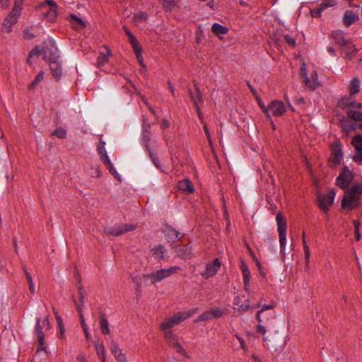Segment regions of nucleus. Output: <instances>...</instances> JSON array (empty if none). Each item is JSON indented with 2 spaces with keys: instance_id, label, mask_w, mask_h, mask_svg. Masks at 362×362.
Listing matches in <instances>:
<instances>
[{
  "instance_id": "63",
  "label": "nucleus",
  "mask_w": 362,
  "mask_h": 362,
  "mask_svg": "<svg viewBox=\"0 0 362 362\" xmlns=\"http://www.w3.org/2000/svg\"><path fill=\"white\" fill-rule=\"evenodd\" d=\"M310 13L313 17L319 18L321 16L320 10H318L317 8L315 10H311Z\"/></svg>"
},
{
  "instance_id": "35",
  "label": "nucleus",
  "mask_w": 362,
  "mask_h": 362,
  "mask_svg": "<svg viewBox=\"0 0 362 362\" xmlns=\"http://www.w3.org/2000/svg\"><path fill=\"white\" fill-rule=\"evenodd\" d=\"M162 6L165 11H171L175 6V0H162Z\"/></svg>"
},
{
  "instance_id": "17",
  "label": "nucleus",
  "mask_w": 362,
  "mask_h": 362,
  "mask_svg": "<svg viewBox=\"0 0 362 362\" xmlns=\"http://www.w3.org/2000/svg\"><path fill=\"white\" fill-rule=\"evenodd\" d=\"M269 109L274 117L281 116L286 111L283 102L274 100L269 105Z\"/></svg>"
},
{
  "instance_id": "47",
  "label": "nucleus",
  "mask_w": 362,
  "mask_h": 362,
  "mask_svg": "<svg viewBox=\"0 0 362 362\" xmlns=\"http://www.w3.org/2000/svg\"><path fill=\"white\" fill-rule=\"evenodd\" d=\"M52 135L56 136L59 139H65L66 137V131L60 127L54 131Z\"/></svg>"
},
{
  "instance_id": "61",
  "label": "nucleus",
  "mask_w": 362,
  "mask_h": 362,
  "mask_svg": "<svg viewBox=\"0 0 362 362\" xmlns=\"http://www.w3.org/2000/svg\"><path fill=\"white\" fill-rule=\"evenodd\" d=\"M235 337L236 339L239 341L240 344V347L245 350L247 349V346L245 345V341L243 340V339L240 337L239 335L238 334H235Z\"/></svg>"
},
{
  "instance_id": "40",
  "label": "nucleus",
  "mask_w": 362,
  "mask_h": 362,
  "mask_svg": "<svg viewBox=\"0 0 362 362\" xmlns=\"http://www.w3.org/2000/svg\"><path fill=\"white\" fill-rule=\"evenodd\" d=\"M212 319H213V317H212L211 312V310H206V311L204 312L202 315H200L194 320V322L206 321V320H210Z\"/></svg>"
},
{
  "instance_id": "27",
  "label": "nucleus",
  "mask_w": 362,
  "mask_h": 362,
  "mask_svg": "<svg viewBox=\"0 0 362 362\" xmlns=\"http://www.w3.org/2000/svg\"><path fill=\"white\" fill-rule=\"evenodd\" d=\"M211 30L213 33L219 36L220 35L227 34L228 32V28L226 26H223L219 23H214L211 27Z\"/></svg>"
},
{
  "instance_id": "26",
  "label": "nucleus",
  "mask_w": 362,
  "mask_h": 362,
  "mask_svg": "<svg viewBox=\"0 0 362 362\" xmlns=\"http://www.w3.org/2000/svg\"><path fill=\"white\" fill-rule=\"evenodd\" d=\"M112 54V52L109 49H106V52H100L99 57H98L97 65L98 67L101 68L106 63L108 62V57Z\"/></svg>"
},
{
  "instance_id": "24",
  "label": "nucleus",
  "mask_w": 362,
  "mask_h": 362,
  "mask_svg": "<svg viewBox=\"0 0 362 362\" xmlns=\"http://www.w3.org/2000/svg\"><path fill=\"white\" fill-rule=\"evenodd\" d=\"M178 188L180 190L187 193H192L194 191L193 185L188 179H185L179 182Z\"/></svg>"
},
{
  "instance_id": "30",
  "label": "nucleus",
  "mask_w": 362,
  "mask_h": 362,
  "mask_svg": "<svg viewBox=\"0 0 362 362\" xmlns=\"http://www.w3.org/2000/svg\"><path fill=\"white\" fill-rule=\"evenodd\" d=\"M70 18L73 21L71 23L74 29H78L79 28H83L86 27V23L84 21L76 15L71 14L70 15Z\"/></svg>"
},
{
  "instance_id": "56",
  "label": "nucleus",
  "mask_w": 362,
  "mask_h": 362,
  "mask_svg": "<svg viewBox=\"0 0 362 362\" xmlns=\"http://www.w3.org/2000/svg\"><path fill=\"white\" fill-rule=\"evenodd\" d=\"M135 53H136V59L139 62V63L143 66V67H145V65L144 64V60H143V57L141 56V48L140 49H136L134 50Z\"/></svg>"
},
{
  "instance_id": "44",
  "label": "nucleus",
  "mask_w": 362,
  "mask_h": 362,
  "mask_svg": "<svg viewBox=\"0 0 362 362\" xmlns=\"http://www.w3.org/2000/svg\"><path fill=\"white\" fill-rule=\"evenodd\" d=\"M194 88H195L196 93L195 94L192 93V92L191 91L190 89H189V93L190 94V93H191L195 97V98L197 99V104H198V103H202L203 102L202 93L199 88L197 86V83H194Z\"/></svg>"
},
{
  "instance_id": "64",
  "label": "nucleus",
  "mask_w": 362,
  "mask_h": 362,
  "mask_svg": "<svg viewBox=\"0 0 362 362\" xmlns=\"http://www.w3.org/2000/svg\"><path fill=\"white\" fill-rule=\"evenodd\" d=\"M177 351L181 354L182 355L185 356L186 355L185 350L182 348L180 344H179L176 347Z\"/></svg>"
},
{
  "instance_id": "42",
  "label": "nucleus",
  "mask_w": 362,
  "mask_h": 362,
  "mask_svg": "<svg viewBox=\"0 0 362 362\" xmlns=\"http://www.w3.org/2000/svg\"><path fill=\"white\" fill-rule=\"evenodd\" d=\"M44 72L40 71L39 74L35 76L34 81L29 85L28 89L32 90L43 79Z\"/></svg>"
},
{
  "instance_id": "52",
  "label": "nucleus",
  "mask_w": 362,
  "mask_h": 362,
  "mask_svg": "<svg viewBox=\"0 0 362 362\" xmlns=\"http://www.w3.org/2000/svg\"><path fill=\"white\" fill-rule=\"evenodd\" d=\"M78 296H79L80 303H81V305H83L85 302V292H84L83 286L81 285L80 286H78Z\"/></svg>"
},
{
  "instance_id": "21",
  "label": "nucleus",
  "mask_w": 362,
  "mask_h": 362,
  "mask_svg": "<svg viewBox=\"0 0 362 362\" xmlns=\"http://www.w3.org/2000/svg\"><path fill=\"white\" fill-rule=\"evenodd\" d=\"M358 18V16L356 13H354L352 11L347 10L344 14V24L345 26L349 27L351 25L357 21Z\"/></svg>"
},
{
  "instance_id": "25",
  "label": "nucleus",
  "mask_w": 362,
  "mask_h": 362,
  "mask_svg": "<svg viewBox=\"0 0 362 362\" xmlns=\"http://www.w3.org/2000/svg\"><path fill=\"white\" fill-rule=\"evenodd\" d=\"M164 336L168 343L173 348H175L180 343L177 340V336L173 332V331H165Z\"/></svg>"
},
{
  "instance_id": "32",
  "label": "nucleus",
  "mask_w": 362,
  "mask_h": 362,
  "mask_svg": "<svg viewBox=\"0 0 362 362\" xmlns=\"http://www.w3.org/2000/svg\"><path fill=\"white\" fill-rule=\"evenodd\" d=\"M166 235L173 241H175V240L180 239L182 237V235H181L180 233L173 228H168L166 230Z\"/></svg>"
},
{
  "instance_id": "50",
  "label": "nucleus",
  "mask_w": 362,
  "mask_h": 362,
  "mask_svg": "<svg viewBox=\"0 0 362 362\" xmlns=\"http://www.w3.org/2000/svg\"><path fill=\"white\" fill-rule=\"evenodd\" d=\"M91 171L92 177H99L102 175V172L98 165H93L91 167Z\"/></svg>"
},
{
  "instance_id": "8",
  "label": "nucleus",
  "mask_w": 362,
  "mask_h": 362,
  "mask_svg": "<svg viewBox=\"0 0 362 362\" xmlns=\"http://www.w3.org/2000/svg\"><path fill=\"white\" fill-rule=\"evenodd\" d=\"M53 49L55 50L56 49L52 45L50 47L48 45H44L42 48L40 46H35L29 54L28 62L31 64L30 59L34 56L38 57L40 54H42L43 59L47 61L49 56H51V54L55 52Z\"/></svg>"
},
{
  "instance_id": "14",
  "label": "nucleus",
  "mask_w": 362,
  "mask_h": 362,
  "mask_svg": "<svg viewBox=\"0 0 362 362\" xmlns=\"http://www.w3.org/2000/svg\"><path fill=\"white\" fill-rule=\"evenodd\" d=\"M41 319L40 317H37L36 320V326L35 328V332L38 338V342H39V347L37 349V352H39L40 351H45L47 350V347L45 344V335L42 332V326L40 324Z\"/></svg>"
},
{
  "instance_id": "29",
  "label": "nucleus",
  "mask_w": 362,
  "mask_h": 362,
  "mask_svg": "<svg viewBox=\"0 0 362 362\" xmlns=\"http://www.w3.org/2000/svg\"><path fill=\"white\" fill-rule=\"evenodd\" d=\"M240 268L243 275L244 285L249 286L250 279V273L249 269L244 262H242Z\"/></svg>"
},
{
  "instance_id": "6",
  "label": "nucleus",
  "mask_w": 362,
  "mask_h": 362,
  "mask_svg": "<svg viewBox=\"0 0 362 362\" xmlns=\"http://www.w3.org/2000/svg\"><path fill=\"white\" fill-rule=\"evenodd\" d=\"M276 220L277 223V230L279 233L280 247L281 252H284L285 250L286 242V220L280 212L277 214Z\"/></svg>"
},
{
  "instance_id": "20",
  "label": "nucleus",
  "mask_w": 362,
  "mask_h": 362,
  "mask_svg": "<svg viewBox=\"0 0 362 362\" xmlns=\"http://www.w3.org/2000/svg\"><path fill=\"white\" fill-rule=\"evenodd\" d=\"M305 84L311 90L317 88L320 83L317 80V74L316 71H313L310 75V78L305 76Z\"/></svg>"
},
{
  "instance_id": "3",
  "label": "nucleus",
  "mask_w": 362,
  "mask_h": 362,
  "mask_svg": "<svg viewBox=\"0 0 362 362\" xmlns=\"http://www.w3.org/2000/svg\"><path fill=\"white\" fill-rule=\"evenodd\" d=\"M23 0H15L12 11L4 19L2 30L6 33H9L12 30V26L17 22L18 18L23 9Z\"/></svg>"
},
{
  "instance_id": "15",
  "label": "nucleus",
  "mask_w": 362,
  "mask_h": 362,
  "mask_svg": "<svg viewBox=\"0 0 362 362\" xmlns=\"http://www.w3.org/2000/svg\"><path fill=\"white\" fill-rule=\"evenodd\" d=\"M151 127V124L147 122L146 118L144 117L142 126V140L144 141V144L147 148H150L149 142L152 137V133L150 130Z\"/></svg>"
},
{
  "instance_id": "7",
  "label": "nucleus",
  "mask_w": 362,
  "mask_h": 362,
  "mask_svg": "<svg viewBox=\"0 0 362 362\" xmlns=\"http://www.w3.org/2000/svg\"><path fill=\"white\" fill-rule=\"evenodd\" d=\"M274 313L273 311L264 312V310H259L257 313V318L259 321L257 332L264 336L266 334V325L274 319Z\"/></svg>"
},
{
  "instance_id": "38",
  "label": "nucleus",
  "mask_w": 362,
  "mask_h": 362,
  "mask_svg": "<svg viewBox=\"0 0 362 362\" xmlns=\"http://www.w3.org/2000/svg\"><path fill=\"white\" fill-rule=\"evenodd\" d=\"M55 315H56L57 325H58V327L59 329V337L64 338L65 328H64V326L63 324L62 318L59 315H58L57 313H55Z\"/></svg>"
},
{
  "instance_id": "41",
  "label": "nucleus",
  "mask_w": 362,
  "mask_h": 362,
  "mask_svg": "<svg viewBox=\"0 0 362 362\" xmlns=\"http://www.w3.org/2000/svg\"><path fill=\"white\" fill-rule=\"evenodd\" d=\"M303 237H305L304 233L303 234ZM303 248H304V252H305V265L308 267L309 264V262H310V252L309 247L305 240V238H303Z\"/></svg>"
},
{
  "instance_id": "60",
  "label": "nucleus",
  "mask_w": 362,
  "mask_h": 362,
  "mask_svg": "<svg viewBox=\"0 0 362 362\" xmlns=\"http://www.w3.org/2000/svg\"><path fill=\"white\" fill-rule=\"evenodd\" d=\"M333 4L330 2H324L322 3L319 7L317 8L318 10H320V12L322 13V11H324L325 8H327L329 6H332Z\"/></svg>"
},
{
  "instance_id": "48",
  "label": "nucleus",
  "mask_w": 362,
  "mask_h": 362,
  "mask_svg": "<svg viewBox=\"0 0 362 362\" xmlns=\"http://www.w3.org/2000/svg\"><path fill=\"white\" fill-rule=\"evenodd\" d=\"M148 153L150 154V156H151V158L152 159V161L154 163V165L158 168H160V163H159V160H158V157L156 156V152H154L151 148H148Z\"/></svg>"
},
{
  "instance_id": "31",
  "label": "nucleus",
  "mask_w": 362,
  "mask_h": 362,
  "mask_svg": "<svg viewBox=\"0 0 362 362\" xmlns=\"http://www.w3.org/2000/svg\"><path fill=\"white\" fill-rule=\"evenodd\" d=\"M351 144L354 146L356 151H362V135L354 136L351 140Z\"/></svg>"
},
{
  "instance_id": "1",
  "label": "nucleus",
  "mask_w": 362,
  "mask_h": 362,
  "mask_svg": "<svg viewBox=\"0 0 362 362\" xmlns=\"http://www.w3.org/2000/svg\"><path fill=\"white\" fill-rule=\"evenodd\" d=\"M362 194V182L354 183L346 189L341 200V206L343 209L352 210L360 204V196Z\"/></svg>"
},
{
  "instance_id": "49",
  "label": "nucleus",
  "mask_w": 362,
  "mask_h": 362,
  "mask_svg": "<svg viewBox=\"0 0 362 362\" xmlns=\"http://www.w3.org/2000/svg\"><path fill=\"white\" fill-rule=\"evenodd\" d=\"M190 98L192 99V100L193 101L194 105H195V107H196V110H197V115H198V117L201 120V122L202 124H204L206 123L204 121V118H203V116L202 115V112L199 108V105L197 103V99L195 98V97L190 93Z\"/></svg>"
},
{
  "instance_id": "36",
  "label": "nucleus",
  "mask_w": 362,
  "mask_h": 362,
  "mask_svg": "<svg viewBox=\"0 0 362 362\" xmlns=\"http://www.w3.org/2000/svg\"><path fill=\"white\" fill-rule=\"evenodd\" d=\"M347 116L355 121L362 122V112L356 110H349Z\"/></svg>"
},
{
  "instance_id": "58",
  "label": "nucleus",
  "mask_w": 362,
  "mask_h": 362,
  "mask_svg": "<svg viewBox=\"0 0 362 362\" xmlns=\"http://www.w3.org/2000/svg\"><path fill=\"white\" fill-rule=\"evenodd\" d=\"M203 125H204V130L205 134L207 137V140H208L209 143L210 144V145L212 146V141H211V138L210 133L208 129L207 125L206 123L203 124Z\"/></svg>"
},
{
  "instance_id": "62",
  "label": "nucleus",
  "mask_w": 362,
  "mask_h": 362,
  "mask_svg": "<svg viewBox=\"0 0 362 362\" xmlns=\"http://www.w3.org/2000/svg\"><path fill=\"white\" fill-rule=\"evenodd\" d=\"M169 127H170L169 121L166 119H163L162 123H161V129H168Z\"/></svg>"
},
{
  "instance_id": "18",
  "label": "nucleus",
  "mask_w": 362,
  "mask_h": 362,
  "mask_svg": "<svg viewBox=\"0 0 362 362\" xmlns=\"http://www.w3.org/2000/svg\"><path fill=\"white\" fill-rule=\"evenodd\" d=\"M175 252L177 257L183 259H189L192 257L191 247L187 245H178L175 247Z\"/></svg>"
},
{
  "instance_id": "19",
  "label": "nucleus",
  "mask_w": 362,
  "mask_h": 362,
  "mask_svg": "<svg viewBox=\"0 0 362 362\" xmlns=\"http://www.w3.org/2000/svg\"><path fill=\"white\" fill-rule=\"evenodd\" d=\"M100 159L103 162V163L106 165L110 173L118 180H120V176L116 170L114 168L112 163H111L107 152L103 153H100Z\"/></svg>"
},
{
  "instance_id": "53",
  "label": "nucleus",
  "mask_w": 362,
  "mask_h": 362,
  "mask_svg": "<svg viewBox=\"0 0 362 362\" xmlns=\"http://www.w3.org/2000/svg\"><path fill=\"white\" fill-rule=\"evenodd\" d=\"M342 105L344 107H352L358 108V109L362 107V104L361 103H358V102L349 103L345 100L343 101Z\"/></svg>"
},
{
  "instance_id": "43",
  "label": "nucleus",
  "mask_w": 362,
  "mask_h": 362,
  "mask_svg": "<svg viewBox=\"0 0 362 362\" xmlns=\"http://www.w3.org/2000/svg\"><path fill=\"white\" fill-rule=\"evenodd\" d=\"M24 272H25V275L26 279L28 281V283L29 284L30 291L31 293L33 294L35 293V290L34 283H33L32 276L28 273V272L27 271V269L25 268H24Z\"/></svg>"
},
{
  "instance_id": "46",
  "label": "nucleus",
  "mask_w": 362,
  "mask_h": 362,
  "mask_svg": "<svg viewBox=\"0 0 362 362\" xmlns=\"http://www.w3.org/2000/svg\"><path fill=\"white\" fill-rule=\"evenodd\" d=\"M211 312L213 319L220 318L224 314L223 309H221L220 308H213L211 309Z\"/></svg>"
},
{
  "instance_id": "34",
  "label": "nucleus",
  "mask_w": 362,
  "mask_h": 362,
  "mask_svg": "<svg viewBox=\"0 0 362 362\" xmlns=\"http://www.w3.org/2000/svg\"><path fill=\"white\" fill-rule=\"evenodd\" d=\"M100 329L103 334H108L110 333V328L107 320L102 314L100 318Z\"/></svg>"
},
{
  "instance_id": "9",
  "label": "nucleus",
  "mask_w": 362,
  "mask_h": 362,
  "mask_svg": "<svg viewBox=\"0 0 362 362\" xmlns=\"http://www.w3.org/2000/svg\"><path fill=\"white\" fill-rule=\"evenodd\" d=\"M136 228V226L133 224H122L117 225L112 227H106L105 233L107 235L119 236L126 232L132 231Z\"/></svg>"
},
{
  "instance_id": "37",
  "label": "nucleus",
  "mask_w": 362,
  "mask_h": 362,
  "mask_svg": "<svg viewBox=\"0 0 362 362\" xmlns=\"http://www.w3.org/2000/svg\"><path fill=\"white\" fill-rule=\"evenodd\" d=\"M57 7L49 8L44 14L45 18H47L49 21H54L57 15Z\"/></svg>"
},
{
  "instance_id": "28",
  "label": "nucleus",
  "mask_w": 362,
  "mask_h": 362,
  "mask_svg": "<svg viewBox=\"0 0 362 362\" xmlns=\"http://www.w3.org/2000/svg\"><path fill=\"white\" fill-rule=\"evenodd\" d=\"M95 347L98 356L102 362H105V350L103 343H100L99 341H95Z\"/></svg>"
},
{
  "instance_id": "22",
  "label": "nucleus",
  "mask_w": 362,
  "mask_h": 362,
  "mask_svg": "<svg viewBox=\"0 0 362 362\" xmlns=\"http://www.w3.org/2000/svg\"><path fill=\"white\" fill-rule=\"evenodd\" d=\"M110 349L118 362H126L127 358L125 354L122 353L121 349H119L116 343H111Z\"/></svg>"
},
{
  "instance_id": "16",
  "label": "nucleus",
  "mask_w": 362,
  "mask_h": 362,
  "mask_svg": "<svg viewBox=\"0 0 362 362\" xmlns=\"http://www.w3.org/2000/svg\"><path fill=\"white\" fill-rule=\"evenodd\" d=\"M220 262L216 258L212 262L209 263L206 265L205 272L202 274L204 278L208 279L211 276H214L218 272V270L220 269Z\"/></svg>"
},
{
  "instance_id": "13",
  "label": "nucleus",
  "mask_w": 362,
  "mask_h": 362,
  "mask_svg": "<svg viewBox=\"0 0 362 362\" xmlns=\"http://www.w3.org/2000/svg\"><path fill=\"white\" fill-rule=\"evenodd\" d=\"M335 197V192L334 189L330 190L327 194H318L319 207L321 210L326 212L329 210V206L333 204Z\"/></svg>"
},
{
  "instance_id": "57",
  "label": "nucleus",
  "mask_w": 362,
  "mask_h": 362,
  "mask_svg": "<svg viewBox=\"0 0 362 362\" xmlns=\"http://www.w3.org/2000/svg\"><path fill=\"white\" fill-rule=\"evenodd\" d=\"M105 142L100 139L98 144V152L99 154L107 152L105 148Z\"/></svg>"
},
{
  "instance_id": "23",
  "label": "nucleus",
  "mask_w": 362,
  "mask_h": 362,
  "mask_svg": "<svg viewBox=\"0 0 362 362\" xmlns=\"http://www.w3.org/2000/svg\"><path fill=\"white\" fill-rule=\"evenodd\" d=\"M151 252L156 259L160 261L165 258V248L163 245L159 244L153 247Z\"/></svg>"
},
{
  "instance_id": "4",
  "label": "nucleus",
  "mask_w": 362,
  "mask_h": 362,
  "mask_svg": "<svg viewBox=\"0 0 362 362\" xmlns=\"http://www.w3.org/2000/svg\"><path fill=\"white\" fill-rule=\"evenodd\" d=\"M180 269L178 266H173L169 268L161 269L154 271L150 274H146L143 276L144 279L151 280V284H154L163 281V279L170 276L173 274L177 273Z\"/></svg>"
},
{
  "instance_id": "51",
  "label": "nucleus",
  "mask_w": 362,
  "mask_h": 362,
  "mask_svg": "<svg viewBox=\"0 0 362 362\" xmlns=\"http://www.w3.org/2000/svg\"><path fill=\"white\" fill-rule=\"evenodd\" d=\"M129 42L132 45V47L134 49V51L138 49L141 48L140 44L138 42L136 37L133 35V34L129 37Z\"/></svg>"
},
{
  "instance_id": "54",
  "label": "nucleus",
  "mask_w": 362,
  "mask_h": 362,
  "mask_svg": "<svg viewBox=\"0 0 362 362\" xmlns=\"http://www.w3.org/2000/svg\"><path fill=\"white\" fill-rule=\"evenodd\" d=\"M353 160L354 162L359 165H362V151H356L354 156L353 157Z\"/></svg>"
},
{
  "instance_id": "10",
  "label": "nucleus",
  "mask_w": 362,
  "mask_h": 362,
  "mask_svg": "<svg viewBox=\"0 0 362 362\" xmlns=\"http://www.w3.org/2000/svg\"><path fill=\"white\" fill-rule=\"evenodd\" d=\"M332 156L329 158V163L332 168L338 165L343 158L342 149L339 141H335L331 145Z\"/></svg>"
},
{
  "instance_id": "33",
  "label": "nucleus",
  "mask_w": 362,
  "mask_h": 362,
  "mask_svg": "<svg viewBox=\"0 0 362 362\" xmlns=\"http://www.w3.org/2000/svg\"><path fill=\"white\" fill-rule=\"evenodd\" d=\"M360 90V81L358 78H354L349 86V92L351 95H356Z\"/></svg>"
},
{
  "instance_id": "11",
  "label": "nucleus",
  "mask_w": 362,
  "mask_h": 362,
  "mask_svg": "<svg viewBox=\"0 0 362 362\" xmlns=\"http://www.w3.org/2000/svg\"><path fill=\"white\" fill-rule=\"evenodd\" d=\"M354 177L347 167H344L336 180V185L341 189H346L351 182Z\"/></svg>"
},
{
  "instance_id": "45",
  "label": "nucleus",
  "mask_w": 362,
  "mask_h": 362,
  "mask_svg": "<svg viewBox=\"0 0 362 362\" xmlns=\"http://www.w3.org/2000/svg\"><path fill=\"white\" fill-rule=\"evenodd\" d=\"M148 19V16L146 13L139 12L134 16V20L136 23L146 22Z\"/></svg>"
},
{
  "instance_id": "12",
  "label": "nucleus",
  "mask_w": 362,
  "mask_h": 362,
  "mask_svg": "<svg viewBox=\"0 0 362 362\" xmlns=\"http://www.w3.org/2000/svg\"><path fill=\"white\" fill-rule=\"evenodd\" d=\"M46 62L49 63V68L53 76L59 81L62 76V69L61 64L58 62V56L57 55V53H52L51 56H49V58Z\"/></svg>"
},
{
  "instance_id": "55",
  "label": "nucleus",
  "mask_w": 362,
  "mask_h": 362,
  "mask_svg": "<svg viewBox=\"0 0 362 362\" xmlns=\"http://www.w3.org/2000/svg\"><path fill=\"white\" fill-rule=\"evenodd\" d=\"M42 8H46L47 6H49V8L57 7L56 3L52 0H46L45 2L41 4Z\"/></svg>"
},
{
  "instance_id": "59",
  "label": "nucleus",
  "mask_w": 362,
  "mask_h": 362,
  "mask_svg": "<svg viewBox=\"0 0 362 362\" xmlns=\"http://www.w3.org/2000/svg\"><path fill=\"white\" fill-rule=\"evenodd\" d=\"M284 39L289 45H292V47H294L296 45V40L291 36L288 35H285Z\"/></svg>"
},
{
  "instance_id": "2",
  "label": "nucleus",
  "mask_w": 362,
  "mask_h": 362,
  "mask_svg": "<svg viewBox=\"0 0 362 362\" xmlns=\"http://www.w3.org/2000/svg\"><path fill=\"white\" fill-rule=\"evenodd\" d=\"M198 311V308H195L189 311L178 312L172 316L166 318L160 325V329L165 332V331H172L171 328L180 324L185 320L188 319Z\"/></svg>"
},
{
  "instance_id": "39",
  "label": "nucleus",
  "mask_w": 362,
  "mask_h": 362,
  "mask_svg": "<svg viewBox=\"0 0 362 362\" xmlns=\"http://www.w3.org/2000/svg\"><path fill=\"white\" fill-rule=\"evenodd\" d=\"M74 303L75 305V308L78 313V315L80 317V322L82 326V328L87 327V325L86 324L85 319H84L83 312H82V309H81L80 305L76 301L75 299H74Z\"/></svg>"
},
{
  "instance_id": "5",
  "label": "nucleus",
  "mask_w": 362,
  "mask_h": 362,
  "mask_svg": "<svg viewBox=\"0 0 362 362\" xmlns=\"http://www.w3.org/2000/svg\"><path fill=\"white\" fill-rule=\"evenodd\" d=\"M332 38L341 47L342 51L345 54L346 58L351 59L356 53L357 49L351 43L344 37V34L341 31H333L332 33Z\"/></svg>"
}]
</instances>
